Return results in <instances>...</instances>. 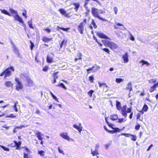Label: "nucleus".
<instances>
[{
	"label": "nucleus",
	"instance_id": "1",
	"mask_svg": "<svg viewBox=\"0 0 158 158\" xmlns=\"http://www.w3.org/2000/svg\"><path fill=\"white\" fill-rule=\"evenodd\" d=\"M91 12L92 15L94 17L98 18L99 19L103 21H107V20L100 17V14H103L105 13V12L101 9H99L95 7H92L91 8Z\"/></svg>",
	"mask_w": 158,
	"mask_h": 158
},
{
	"label": "nucleus",
	"instance_id": "2",
	"mask_svg": "<svg viewBox=\"0 0 158 158\" xmlns=\"http://www.w3.org/2000/svg\"><path fill=\"white\" fill-rule=\"evenodd\" d=\"M102 42L105 46L110 48L111 49H114L118 47V46L116 44L107 40H102Z\"/></svg>",
	"mask_w": 158,
	"mask_h": 158
},
{
	"label": "nucleus",
	"instance_id": "3",
	"mask_svg": "<svg viewBox=\"0 0 158 158\" xmlns=\"http://www.w3.org/2000/svg\"><path fill=\"white\" fill-rule=\"evenodd\" d=\"M10 70L12 71H14L15 70L14 67L11 66L5 70L0 74V76L2 77L5 75V78L10 77L11 75V72Z\"/></svg>",
	"mask_w": 158,
	"mask_h": 158
},
{
	"label": "nucleus",
	"instance_id": "4",
	"mask_svg": "<svg viewBox=\"0 0 158 158\" xmlns=\"http://www.w3.org/2000/svg\"><path fill=\"white\" fill-rule=\"evenodd\" d=\"M121 114L122 115L125 117H126L127 115V113H129L131 112L132 110L131 107L127 108V106L125 105L122 107L121 109Z\"/></svg>",
	"mask_w": 158,
	"mask_h": 158
},
{
	"label": "nucleus",
	"instance_id": "5",
	"mask_svg": "<svg viewBox=\"0 0 158 158\" xmlns=\"http://www.w3.org/2000/svg\"><path fill=\"white\" fill-rule=\"evenodd\" d=\"M60 135L63 138L68 140L69 141H74V140L70 138L68 135L67 132H62L60 134Z\"/></svg>",
	"mask_w": 158,
	"mask_h": 158
},
{
	"label": "nucleus",
	"instance_id": "6",
	"mask_svg": "<svg viewBox=\"0 0 158 158\" xmlns=\"http://www.w3.org/2000/svg\"><path fill=\"white\" fill-rule=\"evenodd\" d=\"M100 68V67L97 65H95L91 68H89L86 70L88 72V73H90V71H91V72L94 73L97 71Z\"/></svg>",
	"mask_w": 158,
	"mask_h": 158
},
{
	"label": "nucleus",
	"instance_id": "7",
	"mask_svg": "<svg viewBox=\"0 0 158 158\" xmlns=\"http://www.w3.org/2000/svg\"><path fill=\"white\" fill-rule=\"evenodd\" d=\"M15 81L17 83L16 85V89L19 91L20 89H22L23 88V85L21 82L19 81V79L18 78H15Z\"/></svg>",
	"mask_w": 158,
	"mask_h": 158
},
{
	"label": "nucleus",
	"instance_id": "8",
	"mask_svg": "<svg viewBox=\"0 0 158 158\" xmlns=\"http://www.w3.org/2000/svg\"><path fill=\"white\" fill-rule=\"evenodd\" d=\"M85 24L84 22H81L78 27V30L81 34L83 33V31L84 30V26Z\"/></svg>",
	"mask_w": 158,
	"mask_h": 158
},
{
	"label": "nucleus",
	"instance_id": "9",
	"mask_svg": "<svg viewBox=\"0 0 158 158\" xmlns=\"http://www.w3.org/2000/svg\"><path fill=\"white\" fill-rule=\"evenodd\" d=\"M129 56L127 52L122 55V58L123 60V62L125 63H127L129 61Z\"/></svg>",
	"mask_w": 158,
	"mask_h": 158
},
{
	"label": "nucleus",
	"instance_id": "10",
	"mask_svg": "<svg viewBox=\"0 0 158 158\" xmlns=\"http://www.w3.org/2000/svg\"><path fill=\"white\" fill-rule=\"evenodd\" d=\"M13 17L17 21H19L22 24L24 23V22L22 18L20 17L18 14L13 15Z\"/></svg>",
	"mask_w": 158,
	"mask_h": 158
},
{
	"label": "nucleus",
	"instance_id": "11",
	"mask_svg": "<svg viewBox=\"0 0 158 158\" xmlns=\"http://www.w3.org/2000/svg\"><path fill=\"white\" fill-rule=\"evenodd\" d=\"M97 35L100 38L109 39L108 37L106 35L102 33L98 32L97 33Z\"/></svg>",
	"mask_w": 158,
	"mask_h": 158
},
{
	"label": "nucleus",
	"instance_id": "12",
	"mask_svg": "<svg viewBox=\"0 0 158 158\" xmlns=\"http://www.w3.org/2000/svg\"><path fill=\"white\" fill-rule=\"evenodd\" d=\"M35 134L39 140H42L43 139L42 136L44 135V134L42 133L39 131H37L35 133Z\"/></svg>",
	"mask_w": 158,
	"mask_h": 158
},
{
	"label": "nucleus",
	"instance_id": "13",
	"mask_svg": "<svg viewBox=\"0 0 158 158\" xmlns=\"http://www.w3.org/2000/svg\"><path fill=\"white\" fill-rule=\"evenodd\" d=\"M59 11L60 12L61 14L64 15L65 16L68 17L69 15V14L67 13L64 9H60L59 10Z\"/></svg>",
	"mask_w": 158,
	"mask_h": 158
},
{
	"label": "nucleus",
	"instance_id": "14",
	"mask_svg": "<svg viewBox=\"0 0 158 158\" xmlns=\"http://www.w3.org/2000/svg\"><path fill=\"white\" fill-rule=\"evenodd\" d=\"M158 86V82L156 84H155L154 85L152 86H151L150 89L149 91L150 92H152L155 90H156V88Z\"/></svg>",
	"mask_w": 158,
	"mask_h": 158
},
{
	"label": "nucleus",
	"instance_id": "15",
	"mask_svg": "<svg viewBox=\"0 0 158 158\" xmlns=\"http://www.w3.org/2000/svg\"><path fill=\"white\" fill-rule=\"evenodd\" d=\"M12 44L13 46V48L14 49V51L15 53L17 55L19 56V52L18 49L17 48V47L12 42L11 43Z\"/></svg>",
	"mask_w": 158,
	"mask_h": 158
},
{
	"label": "nucleus",
	"instance_id": "16",
	"mask_svg": "<svg viewBox=\"0 0 158 158\" xmlns=\"http://www.w3.org/2000/svg\"><path fill=\"white\" fill-rule=\"evenodd\" d=\"M116 106L117 109L118 110H121L122 107L121 106V103L118 101H116Z\"/></svg>",
	"mask_w": 158,
	"mask_h": 158
},
{
	"label": "nucleus",
	"instance_id": "17",
	"mask_svg": "<svg viewBox=\"0 0 158 158\" xmlns=\"http://www.w3.org/2000/svg\"><path fill=\"white\" fill-rule=\"evenodd\" d=\"M139 63L142 64V66H143L144 64H145L147 66H149L150 65L149 63L147 61H146L144 60H142L140 61Z\"/></svg>",
	"mask_w": 158,
	"mask_h": 158
},
{
	"label": "nucleus",
	"instance_id": "18",
	"mask_svg": "<svg viewBox=\"0 0 158 158\" xmlns=\"http://www.w3.org/2000/svg\"><path fill=\"white\" fill-rule=\"evenodd\" d=\"M73 127L77 129L81 133V131H82V127H79L76 124H74L73 126Z\"/></svg>",
	"mask_w": 158,
	"mask_h": 158
},
{
	"label": "nucleus",
	"instance_id": "19",
	"mask_svg": "<svg viewBox=\"0 0 158 158\" xmlns=\"http://www.w3.org/2000/svg\"><path fill=\"white\" fill-rule=\"evenodd\" d=\"M26 79L28 85L29 86H31L33 84L32 81L28 77H27Z\"/></svg>",
	"mask_w": 158,
	"mask_h": 158
},
{
	"label": "nucleus",
	"instance_id": "20",
	"mask_svg": "<svg viewBox=\"0 0 158 158\" xmlns=\"http://www.w3.org/2000/svg\"><path fill=\"white\" fill-rule=\"evenodd\" d=\"M91 154L93 156H95L99 154L98 150H93L92 149H91Z\"/></svg>",
	"mask_w": 158,
	"mask_h": 158
},
{
	"label": "nucleus",
	"instance_id": "21",
	"mask_svg": "<svg viewBox=\"0 0 158 158\" xmlns=\"http://www.w3.org/2000/svg\"><path fill=\"white\" fill-rule=\"evenodd\" d=\"M42 40L45 42H48L52 40V39L48 38L46 36L43 37L42 38Z\"/></svg>",
	"mask_w": 158,
	"mask_h": 158
},
{
	"label": "nucleus",
	"instance_id": "22",
	"mask_svg": "<svg viewBox=\"0 0 158 158\" xmlns=\"http://www.w3.org/2000/svg\"><path fill=\"white\" fill-rule=\"evenodd\" d=\"M47 61L49 63H51L53 61V58L49 55H48L47 56Z\"/></svg>",
	"mask_w": 158,
	"mask_h": 158
},
{
	"label": "nucleus",
	"instance_id": "23",
	"mask_svg": "<svg viewBox=\"0 0 158 158\" xmlns=\"http://www.w3.org/2000/svg\"><path fill=\"white\" fill-rule=\"evenodd\" d=\"M5 85L6 87H12L13 83L10 81H6L5 83Z\"/></svg>",
	"mask_w": 158,
	"mask_h": 158
},
{
	"label": "nucleus",
	"instance_id": "24",
	"mask_svg": "<svg viewBox=\"0 0 158 158\" xmlns=\"http://www.w3.org/2000/svg\"><path fill=\"white\" fill-rule=\"evenodd\" d=\"M82 54L80 53L79 52L77 54V57L78 58H76L75 59V62H76L78 60H81V56Z\"/></svg>",
	"mask_w": 158,
	"mask_h": 158
},
{
	"label": "nucleus",
	"instance_id": "25",
	"mask_svg": "<svg viewBox=\"0 0 158 158\" xmlns=\"http://www.w3.org/2000/svg\"><path fill=\"white\" fill-rule=\"evenodd\" d=\"M118 118V116L117 115H114L110 116V119L113 120H115Z\"/></svg>",
	"mask_w": 158,
	"mask_h": 158
},
{
	"label": "nucleus",
	"instance_id": "26",
	"mask_svg": "<svg viewBox=\"0 0 158 158\" xmlns=\"http://www.w3.org/2000/svg\"><path fill=\"white\" fill-rule=\"evenodd\" d=\"M0 10L1 11L2 13L4 14L5 15H8L9 16H10L11 15L9 14V13L5 9H0Z\"/></svg>",
	"mask_w": 158,
	"mask_h": 158
},
{
	"label": "nucleus",
	"instance_id": "27",
	"mask_svg": "<svg viewBox=\"0 0 158 158\" xmlns=\"http://www.w3.org/2000/svg\"><path fill=\"white\" fill-rule=\"evenodd\" d=\"M126 89L130 90V92L132 89L131 84V82H129L127 85Z\"/></svg>",
	"mask_w": 158,
	"mask_h": 158
},
{
	"label": "nucleus",
	"instance_id": "28",
	"mask_svg": "<svg viewBox=\"0 0 158 158\" xmlns=\"http://www.w3.org/2000/svg\"><path fill=\"white\" fill-rule=\"evenodd\" d=\"M9 10L10 13L12 14H15V15H16L18 14L17 12L12 8H10Z\"/></svg>",
	"mask_w": 158,
	"mask_h": 158
},
{
	"label": "nucleus",
	"instance_id": "29",
	"mask_svg": "<svg viewBox=\"0 0 158 158\" xmlns=\"http://www.w3.org/2000/svg\"><path fill=\"white\" fill-rule=\"evenodd\" d=\"M73 5L75 7V9L76 10V11H77L78 10V9L80 6L79 4L78 3H74L73 4Z\"/></svg>",
	"mask_w": 158,
	"mask_h": 158
},
{
	"label": "nucleus",
	"instance_id": "30",
	"mask_svg": "<svg viewBox=\"0 0 158 158\" xmlns=\"http://www.w3.org/2000/svg\"><path fill=\"white\" fill-rule=\"evenodd\" d=\"M115 129L116 130L115 131H110L108 130V132L110 133L113 134L115 132L119 131V129L118 128H115Z\"/></svg>",
	"mask_w": 158,
	"mask_h": 158
},
{
	"label": "nucleus",
	"instance_id": "31",
	"mask_svg": "<svg viewBox=\"0 0 158 158\" xmlns=\"http://www.w3.org/2000/svg\"><path fill=\"white\" fill-rule=\"evenodd\" d=\"M44 153L45 152L43 150L39 151L38 152V153L41 156H43L44 155Z\"/></svg>",
	"mask_w": 158,
	"mask_h": 158
},
{
	"label": "nucleus",
	"instance_id": "32",
	"mask_svg": "<svg viewBox=\"0 0 158 158\" xmlns=\"http://www.w3.org/2000/svg\"><path fill=\"white\" fill-rule=\"evenodd\" d=\"M57 28L58 29H60L63 30L64 31H67L69 29V28H64L62 27H60L59 26H57Z\"/></svg>",
	"mask_w": 158,
	"mask_h": 158
},
{
	"label": "nucleus",
	"instance_id": "33",
	"mask_svg": "<svg viewBox=\"0 0 158 158\" xmlns=\"http://www.w3.org/2000/svg\"><path fill=\"white\" fill-rule=\"evenodd\" d=\"M14 143L15 144V145L17 147H19L21 144V143L20 141H19V142H18L15 141H14Z\"/></svg>",
	"mask_w": 158,
	"mask_h": 158
},
{
	"label": "nucleus",
	"instance_id": "34",
	"mask_svg": "<svg viewBox=\"0 0 158 158\" xmlns=\"http://www.w3.org/2000/svg\"><path fill=\"white\" fill-rule=\"evenodd\" d=\"M123 81V79L120 78H117L116 79V82L118 83H119Z\"/></svg>",
	"mask_w": 158,
	"mask_h": 158
},
{
	"label": "nucleus",
	"instance_id": "35",
	"mask_svg": "<svg viewBox=\"0 0 158 158\" xmlns=\"http://www.w3.org/2000/svg\"><path fill=\"white\" fill-rule=\"evenodd\" d=\"M148 109V106L146 104H145L143 108V110L144 111H147Z\"/></svg>",
	"mask_w": 158,
	"mask_h": 158
},
{
	"label": "nucleus",
	"instance_id": "36",
	"mask_svg": "<svg viewBox=\"0 0 158 158\" xmlns=\"http://www.w3.org/2000/svg\"><path fill=\"white\" fill-rule=\"evenodd\" d=\"M91 24L95 28H97V26L96 25V24H95L94 19H92V22H91Z\"/></svg>",
	"mask_w": 158,
	"mask_h": 158
},
{
	"label": "nucleus",
	"instance_id": "37",
	"mask_svg": "<svg viewBox=\"0 0 158 158\" xmlns=\"http://www.w3.org/2000/svg\"><path fill=\"white\" fill-rule=\"evenodd\" d=\"M0 147L5 151H9L10 150L8 148H7L3 146L0 145Z\"/></svg>",
	"mask_w": 158,
	"mask_h": 158
},
{
	"label": "nucleus",
	"instance_id": "38",
	"mask_svg": "<svg viewBox=\"0 0 158 158\" xmlns=\"http://www.w3.org/2000/svg\"><path fill=\"white\" fill-rule=\"evenodd\" d=\"M130 136H131V139L132 140L135 141L136 140V136L135 135H131Z\"/></svg>",
	"mask_w": 158,
	"mask_h": 158
},
{
	"label": "nucleus",
	"instance_id": "39",
	"mask_svg": "<svg viewBox=\"0 0 158 158\" xmlns=\"http://www.w3.org/2000/svg\"><path fill=\"white\" fill-rule=\"evenodd\" d=\"M128 32H129V35H130V39L132 41H134L135 40V38H134V37L131 33L130 31H128Z\"/></svg>",
	"mask_w": 158,
	"mask_h": 158
},
{
	"label": "nucleus",
	"instance_id": "40",
	"mask_svg": "<svg viewBox=\"0 0 158 158\" xmlns=\"http://www.w3.org/2000/svg\"><path fill=\"white\" fill-rule=\"evenodd\" d=\"M27 127V125L25 126L24 125H22V126H18H18H15V129L18 128V129H21L22 128Z\"/></svg>",
	"mask_w": 158,
	"mask_h": 158
},
{
	"label": "nucleus",
	"instance_id": "41",
	"mask_svg": "<svg viewBox=\"0 0 158 158\" xmlns=\"http://www.w3.org/2000/svg\"><path fill=\"white\" fill-rule=\"evenodd\" d=\"M28 24L29 27L33 29V27L32 26L31 21H28Z\"/></svg>",
	"mask_w": 158,
	"mask_h": 158
},
{
	"label": "nucleus",
	"instance_id": "42",
	"mask_svg": "<svg viewBox=\"0 0 158 158\" xmlns=\"http://www.w3.org/2000/svg\"><path fill=\"white\" fill-rule=\"evenodd\" d=\"M58 73V72H55V73H53V74L54 79H57L58 78V76L57 74Z\"/></svg>",
	"mask_w": 158,
	"mask_h": 158
},
{
	"label": "nucleus",
	"instance_id": "43",
	"mask_svg": "<svg viewBox=\"0 0 158 158\" xmlns=\"http://www.w3.org/2000/svg\"><path fill=\"white\" fill-rule=\"evenodd\" d=\"M89 80L91 82H93V80H94V77L93 76H91L89 77Z\"/></svg>",
	"mask_w": 158,
	"mask_h": 158
},
{
	"label": "nucleus",
	"instance_id": "44",
	"mask_svg": "<svg viewBox=\"0 0 158 158\" xmlns=\"http://www.w3.org/2000/svg\"><path fill=\"white\" fill-rule=\"evenodd\" d=\"M114 11V13L115 15H116L117 13L118 9L117 7H114L113 8Z\"/></svg>",
	"mask_w": 158,
	"mask_h": 158
},
{
	"label": "nucleus",
	"instance_id": "45",
	"mask_svg": "<svg viewBox=\"0 0 158 158\" xmlns=\"http://www.w3.org/2000/svg\"><path fill=\"white\" fill-rule=\"evenodd\" d=\"M150 83H155L156 81V79H152L148 81Z\"/></svg>",
	"mask_w": 158,
	"mask_h": 158
},
{
	"label": "nucleus",
	"instance_id": "46",
	"mask_svg": "<svg viewBox=\"0 0 158 158\" xmlns=\"http://www.w3.org/2000/svg\"><path fill=\"white\" fill-rule=\"evenodd\" d=\"M94 92V91L93 90H90L89 91L88 93V94L89 96L90 97H92V94L93 92Z\"/></svg>",
	"mask_w": 158,
	"mask_h": 158
},
{
	"label": "nucleus",
	"instance_id": "47",
	"mask_svg": "<svg viewBox=\"0 0 158 158\" xmlns=\"http://www.w3.org/2000/svg\"><path fill=\"white\" fill-rule=\"evenodd\" d=\"M30 42L31 44V50L33 49V47H34V45L33 43L31 41H30Z\"/></svg>",
	"mask_w": 158,
	"mask_h": 158
},
{
	"label": "nucleus",
	"instance_id": "48",
	"mask_svg": "<svg viewBox=\"0 0 158 158\" xmlns=\"http://www.w3.org/2000/svg\"><path fill=\"white\" fill-rule=\"evenodd\" d=\"M121 135H124L125 136L127 137H129V136H130L131 134L127 133H122L121 134Z\"/></svg>",
	"mask_w": 158,
	"mask_h": 158
},
{
	"label": "nucleus",
	"instance_id": "49",
	"mask_svg": "<svg viewBox=\"0 0 158 158\" xmlns=\"http://www.w3.org/2000/svg\"><path fill=\"white\" fill-rule=\"evenodd\" d=\"M58 151L60 153H62L63 155H64V152L63 150H61L60 149V147H58Z\"/></svg>",
	"mask_w": 158,
	"mask_h": 158
},
{
	"label": "nucleus",
	"instance_id": "50",
	"mask_svg": "<svg viewBox=\"0 0 158 158\" xmlns=\"http://www.w3.org/2000/svg\"><path fill=\"white\" fill-rule=\"evenodd\" d=\"M16 116H14L13 114H11L10 115H7L6 116L8 118H14Z\"/></svg>",
	"mask_w": 158,
	"mask_h": 158
},
{
	"label": "nucleus",
	"instance_id": "51",
	"mask_svg": "<svg viewBox=\"0 0 158 158\" xmlns=\"http://www.w3.org/2000/svg\"><path fill=\"white\" fill-rule=\"evenodd\" d=\"M22 15L23 16H24L25 18H26L27 17V12L26 10H25L24 12H23L22 13Z\"/></svg>",
	"mask_w": 158,
	"mask_h": 158
},
{
	"label": "nucleus",
	"instance_id": "52",
	"mask_svg": "<svg viewBox=\"0 0 158 158\" xmlns=\"http://www.w3.org/2000/svg\"><path fill=\"white\" fill-rule=\"evenodd\" d=\"M102 49L104 51L108 53V54H110V51L108 49L106 48H102Z\"/></svg>",
	"mask_w": 158,
	"mask_h": 158
},
{
	"label": "nucleus",
	"instance_id": "53",
	"mask_svg": "<svg viewBox=\"0 0 158 158\" xmlns=\"http://www.w3.org/2000/svg\"><path fill=\"white\" fill-rule=\"evenodd\" d=\"M99 147V143L95 145V150H98Z\"/></svg>",
	"mask_w": 158,
	"mask_h": 158
},
{
	"label": "nucleus",
	"instance_id": "54",
	"mask_svg": "<svg viewBox=\"0 0 158 158\" xmlns=\"http://www.w3.org/2000/svg\"><path fill=\"white\" fill-rule=\"evenodd\" d=\"M48 66H45L44 68H43V70L45 72L47 71L48 70Z\"/></svg>",
	"mask_w": 158,
	"mask_h": 158
},
{
	"label": "nucleus",
	"instance_id": "55",
	"mask_svg": "<svg viewBox=\"0 0 158 158\" xmlns=\"http://www.w3.org/2000/svg\"><path fill=\"white\" fill-rule=\"evenodd\" d=\"M125 121V120H124L123 118H122L121 119H119L118 122L119 123H121L122 122H124Z\"/></svg>",
	"mask_w": 158,
	"mask_h": 158
},
{
	"label": "nucleus",
	"instance_id": "56",
	"mask_svg": "<svg viewBox=\"0 0 158 158\" xmlns=\"http://www.w3.org/2000/svg\"><path fill=\"white\" fill-rule=\"evenodd\" d=\"M99 85L100 87H102V86H104V85H105V83H101L100 82H98Z\"/></svg>",
	"mask_w": 158,
	"mask_h": 158
},
{
	"label": "nucleus",
	"instance_id": "57",
	"mask_svg": "<svg viewBox=\"0 0 158 158\" xmlns=\"http://www.w3.org/2000/svg\"><path fill=\"white\" fill-rule=\"evenodd\" d=\"M16 103H15V104L14 106V108L15 109V110L16 112H17L18 111L17 109L16 108Z\"/></svg>",
	"mask_w": 158,
	"mask_h": 158
},
{
	"label": "nucleus",
	"instance_id": "58",
	"mask_svg": "<svg viewBox=\"0 0 158 158\" xmlns=\"http://www.w3.org/2000/svg\"><path fill=\"white\" fill-rule=\"evenodd\" d=\"M140 126L139 125H136L135 127V129L136 130H138L139 129V128H140Z\"/></svg>",
	"mask_w": 158,
	"mask_h": 158
},
{
	"label": "nucleus",
	"instance_id": "59",
	"mask_svg": "<svg viewBox=\"0 0 158 158\" xmlns=\"http://www.w3.org/2000/svg\"><path fill=\"white\" fill-rule=\"evenodd\" d=\"M153 146V145L152 144H151L148 148V149H147V151H149L151 148Z\"/></svg>",
	"mask_w": 158,
	"mask_h": 158
},
{
	"label": "nucleus",
	"instance_id": "60",
	"mask_svg": "<svg viewBox=\"0 0 158 158\" xmlns=\"http://www.w3.org/2000/svg\"><path fill=\"white\" fill-rule=\"evenodd\" d=\"M110 144H108V143L106 144L105 145V148L106 149H108L109 148V146H110Z\"/></svg>",
	"mask_w": 158,
	"mask_h": 158
},
{
	"label": "nucleus",
	"instance_id": "61",
	"mask_svg": "<svg viewBox=\"0 0 158 158\" xmlns=\"http://www.w3.org/2000/svg\"><path fill=\"white\" fill-rule=\"evenodd\" d=\"M44 30L47 31H48V33H49L51 31V30L48 28H46Z\"/></svg>",
	"mask_w": 158,
	"mask_h": 158
},
{
	"label": "nucleus",
	"instance_id": "62",
	"mask_svg": "<svg viewBox=\"0 0 158 158\" xmlns=\"http://www.w3.org/2000/svg\"><path fill=\"white\" fill-rule=\"evenodd\" d=\"M85 8L86 10L87 11V13H89L90 11V10L89 9V8L87 6L85 7Z\"/></svg>",
	"mask_w": 158,
	"mask_h": 158
},
{
	"label": "nucleus",
	"instance_id": "63",
	"mask_svg": "<svg viewBox=\"0 0 158 158\" xmlns=\"http://www.w3.org/2000/svg\"><path fill=\"white\" fill-rule=\"evenodd\" d=\"M24 158H28V155L27 154L24 153Z\"/></svg>",
	"mask_w": 158,
	"mask_h": 158
},
{
	"label": "nucleus",
	"instance_id": "64",
	"mask_svg": "<svg viewBox=\"0 0 158 158\" xmlns=\"http://www.w3.org/2000/svg\"><path fill=\"white\" fill-rule=\"evenodd\" d=\"M60 86L62 87L64 89H65V86L63 83H61V84H60Z\"/></svg>",
	"mask_w": 158,
	"mask_h": 158
}]
</instances>
